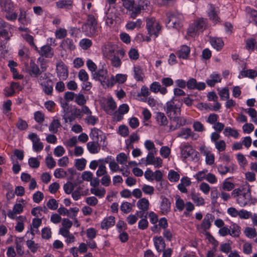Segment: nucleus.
<instances>
[{
  "label": "nucleus",
  "instance_id": "42",
  "mask_svg": "<svg viewBox=\"0 0 257 257\" xmlns=\"http://www.w3.org/2000/svg\"><path fill=\"white\" fill-rule=\"evenodd\" d=\"M90 192L99 198H102L105 194V189L104 188H92L90 189Z\"/></svg>",
  "mask_w": 257,
  "mask_h": 257
},
{
  "label": "nucleus",
  "instance_id": "22",
  "mask_svg": "<svg viewBox=\"0 0 257 257\" xmlns=\"http://www.w3.org/2000/svg\"><path fill=\"white\" fill-rule=\"evenodd\" d=\"M100 146H102L101 143L93 141L87 144V148L91 154L98 153L100 150Z\"/></svg>",
  "mask_w": 257,
  "mask_h": 257
},
{
  "label": "nucleus",
  "instance_id": "54",
  "mask_svg": "<svg viewBox=\"0 0 257 257\" xmlns=\"http://www.w3.org/2000/svg\"><path fill=\"white\" fill-rule=\"evenodd\" d=\"M52 232L50 228L45 227L42 229V237L45 239H49L51 237Z\"/></svg>",
  "mask_w": 257,
  "mask_h": 257
},
{
  "label": "nucleus",
  "instance_id": "8",
  "mask_svg": "<svg viewBox=\"0 0 257 257\" xmlns=\"http://www.w3.org/2000/svg\"><path fill=\"white\" fill-rule=\"evenodd\" d=\"M181 154L184 159L190 158L192 161L199 160L198 153L190 145H185L181 148Z\"/></svg>",
  "mask_w": 257,
  "mask_h": 257
},
{
  "label": "nucleus",
  "instance_id": "18",
  "mask_svg": "<svg viewBox=\"0 0 257 257\" xmlns=\"http://www.w3.org/2000/svg\"><path fill=\"white\" fill-rule=\"evenodd\" d=\"M176 123V126L174 127L172 125L170 126V130L173 131L176 129L183 126L186 124V119L183 117H181L180 115H176L174 117L170 118Z\"/></svg>",
  "mask_w": 257,
  "mask_h": 257
},
{
  "label": "nucleus",
  "instance_id": "49",
  "mask_svg": "<svg viewBox=\"0 0 257 257\" xmlns=\"http://www.w3.org/2000/svg\"><path fill=\"white\" fill-rule=\"evenodd\" d=\"M86 164V160L84 159H80L76 160L75 167L79 170L82 171L84 169Z\"/></svg>",
  "mask_w": 257,
  "mask_h": 257
},
{
  "label": "nucleus",
  "instance_id": "59",
  "mask_svg": "<svg viewBox=\"0 0 257 257\" xmlns=\"http://www.w3.org/2000/svg\"><path fill=\"white\" fill-rule=\"evenodd\" d=\"M144 145L145 148L150 152L154 151L155 153L157 152V150L155 147V145L154 143L151 140L146 141Z\"/></svg>",
  "mask_w": 257,
  "mask_h": 257
},
{
  "label": "nucleus",
  "instance_id": "62",
  "mask_svg": "<svg viewBox=\"0 0 257 257\" xmlns=\"http://www.w3.org/2000/svg\"><path fill=\"white\" fill-rule=\"evenodd\" d=\"M242 251L244 254H249L252 252V245L250 243L245 242L242 246Z\"/></svg>",
  "mask_w": 257,
  "mask_h": 257
},
{
  "label": "nucleus",
  "instance_id": "46",
  "mask_svg": "<svg viewBox=\"0 0 257 257\" xmlns=\"http://www.w3.org/2000/svg\"><path fill=\"white\" fill-rule=\"evenodd\" d=\"M92 44V41L88 39H83L79 42V45L83 50H87L90 48Z\"/></svg>",
  "mask_w": 257,
  "mask_h": 257
},
{
  "label": "nucleus",
  "instance_id": "57",
  "mask_svg": "<svg viewBox=\"0 0 257 257\" xmlns=\"http://www.w3.org/2000/svg\"><path fill=\"white\" fill-rule=\"evenodd\" d=\"M47 207L51 210H56L58 207L57 201L54 198H51L47 203Z\"/></svg>",
  "mask_w": 257,
  "mask_h": 257
},
{
  "label": "nucleus",
  "instance_id": "52",
  "mask_svg": "<svg viewBox=\"0 0 257 257\" xmlns=\"http://www.w3.org/2000/svg\"><path fill=\"white\" fill-rule=\"evenodd\" d=\"M245 235L250 238H253L257 235V233L254 228L251 227H246L244 230Z\"/></svg>",
  "mask_w": 257,
  "mask_h": 257
},
{
  "label": "nucleus",
  "instance_id": "43",
  "mask_svg": "<svg viewBox=\"0 0 257 257\" xmlns=\"http://www.w3.org/2000/svg\"><path fill=\"white\" fill-rule=\"evenodd\" d=\"M18 221L16 226H15V229L18 232H22L24 228V224L23 222L26 219L25 216H20L16 218Z\"/></svg>",
  "mask_w": 257,
  "mask_h": 257
},
{
  "label": "nucleus",
  "instance_id": "56",
  "mask_svg": "<svg viewBox=\"0 0 257 257\" xmlns=\"http://www.w3.org/2000/svg\"><path fill=\"white\" fill-rule=\"evenodd\" d=\"M78 76L79 79L83 82H86L89 78L87 72L84 69H81L79 71Z\"/></svg>",
  "mask_w": 257,
  "mask_h": 257
},
{
  "label": "nucleus",
  "instance_id": "39",
  "mask_svg": "<svg viewBox=\"0 0 257 257\" xmlns=\"http://www.w3.org/2000/svg\"><path fill=\"white\" fill-rule=\"evenodd\" d=\"M223 134L226 137H232L235 139L237 138L239 136L237 131L230 127H226L224 129Z\"/></svg>",
  "mask_w": 257,
  "mask_h": 257
},
{
  "label": "nucleus",
  "instance_id": "20",
  "mask_svg": "<svg viewBox=\"0 0 257 257\" xmlns=\"http://www.w3.org/2000/svg\"><path fill=\"white\" fill-rule=\"evenodd\" d=\"M0 7L3 11L12 12L14 9V4L11 0H0Z\"/></svg>",
  "mask_w": 257,
  "mask_h": 257
},
{
  "label": "nucleus",
  "instance_id": "60",
  "mask_svg": "<svg viewBox=\"0 0 257 257\" xmlns=\"http://www.w3.org/2000/svg\"><path fill=\"white\" fill-rule=\"evenodd\" d=\"M219 95L221 99L223 100L229 99V92L228 89L226 88H223L219 91Z\"/></svg>",
  "mask_w": 257,
  "mask_h": 257
},
{
  "label": "nucleus",
  "instance_id": "47",
  "mask_svg": "<svg viewBox=\"0 0 257 257\" xmlns=\"http://www.w3.org/2000/svg\"><path fill=\"white\" fill-rule=\"evenodd\" d=\"M75 98V102L79 105H83L86 102V99L82 93L76 94Z\"/></svg>",
  "mask_w": 257,
  "mask_h": 257
},
{
  "label": "nucleus",
  "instance_id": "5",
  "mask_svg": "<svg viewBox=\"0 0 257 257\" xmlns=\"http://www.w3.org/2000/svg\"><path fill=\"white\" fill-rule=\"evenodd\" d=\"M97 21L92 15H89L87 17V22L82 27L85 35L88 37L95 36L97 32Z\"/></svg>",
  "mask_w": 257,
  "mask_h": 257
},
{
  "label": "nucleus",
  "instance_id": "40",
  "mask_svg": "<svg viewBox=\"0 0 257 257\" xmlns=\"http://www.w3.org/2000/svg\"><path fill=\"white\" fill-rule=\"evenodd\" d=\"M191 198L197 206H202L205 204L204 199L199 194L192 193L191 195Z\"/></svg>",
  "mask_w": 257,
  "mask_h": 257
},
{
  "label": "nucleus",
  "instance_id": "9",
  "mask_svg": "<svg viewBox=\"0 0 257 257\" xmlns=\"http://www.w3.org/2000/svg\"><path fill=\"white\" fill-rule=\"evenodd\" d=\"M154 18H148L146 20L148 32L150 35H154L157 37L161 27L159 23H156Z\"/></svg>",
  "mask_w": 257,
  "mask_h": 257
},
{
  "label": "nucleus",
  "instance_id": "33",
  "mask_svg": "<svg viewBox=\"0 0 257 257\" xmlns=\"http://www.w3.org/2000/svg\"><path fill=\"white\" fill-rule=\"evenodd\" d=\"M116 108V104L112 98L108 99L106 106H104L105 111L109 114H112Z\"/></svg>",
  "mask_w": 257,
  "mask_h": 257
},
{
  "label": "nucleus",
  "instance_id": "17",
  "mask_svg": "<svg viewBox=\"0 0 257 257\" xmlns=\"http://www.w3.org/2000/svg\"><path fill=\"white\" fill-rule=\"evenodd\" d=\"M29 73L32 77L38 78L42 75L41 71L38 66L32 60L30 63Z\"/></svg>",
  "mask_w": 257,
  "mask_h": 257
},
{
  "label": "nucleus",
  "instance_id": "19",
  "mask_svg": "<svg viewBox=\"0 0 257 257\" xmlns=\"http://www.w3.org/2000/svg\"><path fill=\"white\" fill-rule=\"evenodd\" d=\"M214 218V216L213 215L210 213H207L203 219L201 224V228L204 231H206V230L209 229L211 225V221L213 220Z\"/></svg>",
  "mask_w": 257,
  "mask_h": 257
},
{
  "label": "nucleus",
  "instance_id": "4",
  "mask_svg": "<svg viewBox=\"0 0 257 257\" xmlns=\"http://www.w3.org/2000/svg\"><path fill=\"white\" fill-rule=\"evenodd\" d=\"M174 98L168 101L165 106V110L168 117L171 118L176 115H180L181 111L182 103L178 101Z\"/></svg>",
  "mask_w": 257,
  "mask_h": 257
},
{
  "label": "nucleus",
  "instance_id": "50",
  "mask_svg": "<svg viewBox=\"0 0 257 257\" xmlns=\"http://www.w3.org/2000/svg\"><path fill=\"white\" fill-rule=\"evenodd\" d=\"M256 41L254 39L250 38L246 40V49L249 51H252L254 49V46L256 44Z\"/></svg>",
  "mask_w": 257,
  "mask_h": 257
},
{
  "label": "nucleus",
  "instance_id": "6",
  "mask_svg": "<svg viewBox=\"0 0 257 257\" xmlns=\"http://www.w3.org/2000/svg\"><path fill=\"white\" fill-rule=\"evenodd\" d=\"M166 25L168 28L179 29L182 26L183 16L181 14L169 12L166 14Z\"/></svg>",
  "mask_w": 257,
  "mask_h": 257
},
{
  "label": "nucleus",
  "instance_id": "32",
  "mask_svg": "<svg viewBox=\"0 0 257 257\" xmlns=\"http://www.w3.org/2000/svg\"><path fill=\"white\" fill-rule=\"evenodd\" d=\"M257 76V71L253 69H248L247 70H243L238 76V78L248 77L250 78H254Z\"/></svg>",
  "mask_w": 257,
  "mask_h": 257
},
{
  "label": "nucleus",
  "instance_id": "12",
  "mask_svg": "<svg viewBox=\"0 0 257 257\" xmlns=\"http://www.w3.org/2000/svg\"><path fill=\"white\" fill-rule=\"evenodd\" d=\"M149 202L146 198H142L138 201L137 206L141 210L138 211L137 214L140 218L144 216L145 213L149 209Z\"/></svg>",
  "mask_w": 257,
  "mask_h": 257
},
{
  "label": "nucleus",
  "instance_id": "27",
  "mask_svg": "<svg viewBox=\"0 0 257 257\" xmlns=\"http://www.w3.org/2000/svg\"><path fill=\"white\" fill-rule=\"evenodd\" d=\"M160 208L163 214H166L171 210V203L166 197H163L162 199Z\"/></svg>",
  "mask_w": 257,
  "mask_h": 257
},
{
  "label": "nucleus",
  "instance_id": "35",
  "mask_svg": "<svg viewBox=\"0 0 257 257\" xmlns=\"http://www.w3.org/2000/svg\"><path fill=\"white\" fill-rule=\"evenodd\" d=\"M61 47L65 49L69 50H73L75 49V45L73 40L67 38L63 41L61 44Z\"/></svg>",
  "mask_w": 257,
  "mask_h": 257
},
{
  "label": "nucleus",
  "instance_id": "28",
  "mask_svg": "<svg viewBox=\"0 0 257 257\" xmlns=\"http://www.w3.org/2000/svg\"><path fill=\"white\" fill-rule=\"evenodd\" d=\"M209 78L206 80V82L208 86L211 87L214 86L216 83L220 82L221 80L219 75L215 72L212 73Z\"/></svg>",
  "mask_w": 257,
  "mask_h": 257
},
{
  "label": "nucleus",
  "instance_id": "29",
  "mask_svg": "<svg viewBox=\"0 0 257 257\" xmlns=\"http://www.w3.org/2000/svg\"><path fill=\"white\" fill-rule=\"evenodd\" d=\"M10 26L3 20H0V28L3 29L0 31V37L4 38L7 41H8L10 37L9 36L8 31L5 29L9 27Z\"/></svg>",
  "mask_w": 257,
  "mask_h": 257
},
{
  "label": "nucleus",
  "instance_id": "30",
  "mask_svg": "<svg viewBox=\"0 0 257 257\" xmlns=\"http://www.w3.org/2000/svg\"><path fill=\"white\" fill-rule=\"evenodd\" d=\"M208 17L214 23L219 22V18L217 16L216 9L212 5H209V9L208 13Z\"/></svg>",
  "mask_w": 257,
  "mask_h": 257
},
{
  "label": "nucleus",
  "instance_id": "55",
  "mask_svg": "<svg viewBox=\"0 0 257 257\" xmlns=\"http://www.w3.org/2000/svg\"><path fill=\"white\" fill-rule=\"evenodd\" d=\"M26 244L28 247L34 253L37 251L39 247L38 244L35 243L34 241L32 240H27Z\"/></svg>",
  "mask_w": 257,
  "mask_h": 257
},
{
  "label": "nucleus",
  "instance_id": "48",
  "mask_svg": "<svg viewBox=\"0 0 257 257\" xmlns=\"http://www.w3.org/2000/svg\"><path fill=\"white\" fill-rule=\"evenodd\" d=\"M191 129L189 128H183L180 132L178 134V137H181L184 139H188L190 136Z\"/></svg>",
  "mask_w": 257,
  "mask_h": 257
},
{
  "label": "nucleus",
  "instance_id": "51",
  "mask_svg": "<svg viewBox=\"0 0 257 257\" xmlns=\"http://www.w3.org/2000/svg\"><path fill=\"white\" fill-rule=\"evenodd\" d=\"M215 148L219 152H223L226 149V143L223 140H219L214 143Z\"/></svg>",
  "mask_w": 257,
  "mask_h": 257
},
{
  "label": "nucleus",
  "instance_id": "7",
  "mask_svg": "<svg viewBox=\"0 0 257 257\" xmlns=\"http://www.w3.org/2000/svg\"><path fill=\"white\" fill-rule=\"evenodd\" d=\"M207 20L203 18L196 20L194 25L191 26L188 29V33L193 36L196 35L197 32L203 31L206 28Z\"/></svg>",
  "mask_w": 257,
  "mask_h": 257
},
{
  "label": "nucleus",
  "instance_id": "36",
  "mask_svg": "<svg viewBox=\"0 0 257 257\" xmlns=\"http://www.w3.org/2000/svg\"><path fill=\"white\" fill-rule=\"evenodd\" d=\"M61 126L62 125L59 119H53L49 125V130L52 133L56 134L58 132V128Z\"/></svg>",
  "mask_w": 257,
  "mask_h": 257
},
{
  "label": "nucleus",
  "instance_id": "1",
  "mask_svg": "<svg viewBox=\"0 0 257 257\" xmlns=\"http://www.w3.org/2000/svg\"><path fill=\"white\" fill-rule=\"evenodd\" d=\"M231 195L234 198L237 197L236 201L240 206H245L251 199L249 186L246 184L234 189Z\"/></svg>",
  "mask_w": 257,
  "mask_h": 257
},
{
  "label": "nucleus",
  "instance_id": "34",
  "mask_svg": "<svg viewBox=\"0 0 257 257\" xmlns=\"http://www.w3.org/2000/svg\"><path fill=\"white\" fill-rule=\"evenodd\" d=\"M210 43L212 47L217 51L220 50L224 45V43L222 39L216 37L210 38Z\"/></svg>",
  "mask_w": 257,
  "mask_h": 257
},
{
  "label": "nucleus",
  "instance_id": "26",
  "mask_svg": "<svg viewBox=\"0 0 257 257\" xmlns=\"http://www.w3.org/2000/svg\"><path fill=\"white\" fill-rule=\"evenodd\" d=\"M56 4L58 8L66 10L71 9L73 7V2L71 0H60L57 2Z\"/></svg>",
  "mask_w": 257,
  "mask_h": 257
},
{
  "label": "nucleus",
  "instance_id": "25",
  "mask_svg": "<svg viewBox=\"0 0 257 257\" xmlns=\"http://www.w3.org/2000/svg\"><path fill=\"white\" fill-rule=\"evenodd\" d=\"M190 52V48L186 45H183L177 52L176 54L179 58L186 59L188 58Z\"/></svg>",
  "mask_w": 257,
  "mask_h": 257
},
{
  "label": "nucleus",
  "instance_id": "44",
  "mask_svg": "<svg viewBox=\"0 0 257 257\" xmlns=\"http://www.w3.org/2000/svg\"><path fill=\"white\" fill-rule=\"evenodd\" d=\"M134 77L137 81L143 80V71L141 68L139 66H135L134 67Z\"/></svg>",
  "mask_w": 257,
  "mask_h": 257
},
{
  "label": "nucleus",
  "instance_id": "63",
  "mask_svg": "<svg viewBox=\"0 0 257 257\" xmlns=\"http://www.w3.org/2000/svg\"><path fill=\"white\" fill-rule=\"evenodd\" d=\"M149 225V223L147 220V216L144 218L141 219L138 222V227L141 230L146 229Z\"/></svg>",
  "mask_w": 257,
  "mask_h": 257
},
{
  "label": "nucleus",
  "instance_id": "61",
  "mask_svg": "<svg viewBox=\"0 0 257 257\" xmlns=\"http://www.w3.org/2000/svg\"><path fill=\"white\" fill-rule=\"evenodd\" d=\"M54 175L57 178H64L66 176L67 173L63 169L58 168L55 170Z\"/></svg>",
  "mask_w": 257,
  "mask_h": 257
},
{
  "label": "nucleus",
  "instance_id": "15",
  "mask_svg": "<svg viewBox=\"0 0 257 257\" xmlns=\"http://www.w3.org/2000/svg\"><path fill=\"white\" fill-rule=\"evenodd\" d=\"M187 87L189 89H197L203 90L206 87V84L204 82H197L194 78H190L187 82Z\"/></svg>",
  "mask_w": 257,
  "mask_h": 257
},
{
  "label": "nucleus",
  "instance_id": "13",
  "mask_svg": "<svg viewBox=\"0 0 257 257\" xmlns=\"http://www.w3.org/2000/svg\"><path fill=\"white\" fill-rule=\"evenodd\" d=\"M92 76L93 79L99 81L101 83H105L107 77V71L102 66V68L93 73Z\"/></svg>",
  "mask_w": 257,
  "mask_h": 257
},
{
  "label": "nucleus",
  "instance_id": "24",
  "mask_svg": "<svg viewBox=\"0 0 257 257\" xmlns=\"http://www.w3.org/2000/svg\"><path fill=\"white\" fill-rule=\"evenodd\" d=\"M39 54L46 58H51L53 55L52 48L48 45H45L41 48L40 50H37Z\"/></svg>",
  "mask_w": 257,
  "mask_h": 257
},
{
  "label": "nucleus",
  "instance_id": "45",
  "mask_svg": "<svg viewBox=\"0 0 257 257\" xmlns=\"http://www.w3.org/2000/svg\"><path fill=\"white\" fill-rule=\"evenodd\" d=\"M168 177L170 181L176 182L179 180L180 175L175 171L171 170L169 172Z\"/></svg>",
  "mask_w": 257,
  "mask_h": 257
},
{
  "label": "nucleus",
  "instance_id": "10",
  "mask_svg": "<svg viewBox=\"0 0 257 257\" xmlns=\"http://www.w3.org/2000/svg\"><path fill=\"white\" fill-rule=\"evenodd\" d=\"M89 136L90 138L93 141L101 143L103 147L106 146V143L105 141V136L103 135V132L100 130L95 127L92 128Z\"/></svg>",
  "mask_w": 257,
  "mask_h": 257
},
{
  "label": "nucleus",
  "instance_id": "3",
  "mask_svg": "<svg viewBox=\"0 0 257 257\" xmlns=\"http://www.w3.org/2000/svg\"><path fill=\"white\" fill-rule=\"evenodd\" d=\"M49 73L42 74L38 78V82L41 86L42 90L47 95H52L54 83L49 76Z\"/></svg>",
  "mask_w": 257,
  "mask_h": 257
},
{
  "label": "nucleus",
  "instance_id": "2",
  "mask_svg": "<svg viewBox=\"0 0 257 257\" xmlns=\"http://www.w3.org/2000/svg\"><path fill=\"white\" fill-rule=\"evenodd\" d=\"M121 1L124 7L131 12L130 15L132 19H135L142 10H145L147 8L149 4L147 0H140L136 4L134 0Z\"/></svg>",
  "mask_w": 257,
  "mask_h": 257
},
{
  "label": "nucleus",
  "instance_id": "41",
  "mask_svg": "<svg viewBox=\"0 0 257 257\" xmlns=\"http://www.w3.org/2000/svg\"><path fill=\"white\" fill-rule=\"evenodd\" d=\"M240 227L236 224H233L230 226L229 234L233 237L239 236L240 232Z\"/></svg>",
  "mask_w": 257,
  "mask_h": 257
},
{
  "label": "nucleus",
  "instance_id": "38",
  "mask_svg": "<svg viewBox=\"0 0 257 257\" xmlns=\"http://www.w3.org/2000/svg\"><path fill=\"white\" fill-rule=\"evenodd\" d=\"M156 119L160 125H166L168 123V120L165 114L161 112H157L156 114Z\"/></svg>",
  "mask_w": 257,
  "mask_h": 257
},
{
  "label": "nucleus",
  "instance_id": "58",
  "mask_svg": "<svg viewBox=\"0 0 257 257\" xmlns=\"http://www.w3.org/2000/svg\"><path fill=\"white\" fill-rule=\"evenodd\" d=\"M237 160L238 162L239 165L244 167L247 163V161L245 157L241 153H238L236 155Z\"/></svg>",
  "mask_w": 257,
  "mask_h": 257
},
{
  "label": "nucleus",
  "instance_id": "11",
  "mask_svg": "<svg viewBox=\"0 0 257 257\" xmlns=\"http://www.w3.org/2000/svg\"><path fill=\"white\" fill-rule=\"evenodd\" d=\"M156 153L154 151L149 152L146 159H142V161L146 162V165H154L155 168L161 167L162 165V160L159 157L155 158V154Z\"/></svg>",
  "mask_w": 257,
  "mask_h": 257
},
{
  "label": "nucleus",
  "instance_id": "16",
  "mask_svg": "<svg viewBox=\"0 0 257 257\" xmlns=\"http://www.w3.org/2000/svg\"><path fill=\"white\" fill-rule=\"evenodd\" d=\"M24 206L21 203H16L13 206V210H9L8 212V216L11 219L17 218L16 215L23 212Z\"/></svg>",
  "mask_w": 257,
  "mask_h": 257
},
{
  "label": "nucleus",
  "instance_id": "37",
  "mask_svg": "<svg viewBox=\"0 0 257 257\" xmlns=\"http://www.w3.org/2000/svg\"><path fill=\"white\" fill-rule=\"evenodd\" d=\"M20 14L18 19L19 22L23 25H27L31 23V20L27 17L26 12L22 9H20Z\"/></svg>",
  "mask_w": 257,
  "mask_h": 257
},
{
  "label": "nucleus",
  "instance_id": "53",
  "mask_svg": "<svg viewBox=\"0 0 257 257\" xmlns=\"http://www.w3.org/2000/svg\"><path fill=\"white\" fill-rule=\"evenodd\" d=\"M23 38L35 50H38V48L34 42V38L32 36L29 34H25Z\"/></svg>",
  "mask_w": 257,
  "mask_h": 257
},
{
  "label": "nucleus",
  "instance_id": "31",
  "mask_svg": "<svg viewBox=\"0 0 257 257\" xmlns=\"http://www.w3.org/2000/svg\"><path fill=\"white\" fill-rule=\"evenodd\" d=\"M246 18L249 22H253L257 26V11L250 8L246 9Z\"/></svg>",
  "mask_w": 257,
  "mask_h": 257
},
{
  "label": "nucleus",
  "instance_id": "23",
  "mask_svg": "<svg viewBox=\"0 0 257 257\" xmlns=\"http://www.w3.org/2000/svg\"><path fill=\"white\" fill-rule=\"evenodd\" d=\"M115 224V217L110 216L103 219L101 223V228L102 229H107L113 226Z\"/></svg>",
  "mask_w": 257,
  "mask_h": 257
},
{
  "label": "nucleus",
  "instance_id": "21",
  "mask_svg": "<svg viewBox=\"0 0 257 257\" xmlns=\"http://www.w3.org/2000/svg\"><path fill=\"white\" fill-rule=\"evenodd\" d=\"M155 246L157 250L160 252L164 250L166 247V243L162 236H156L154 238Z\"/></svg>",
  "mask_w": 257,
  "mask_h": 257
},
{
  "label": "nucleus",
  "instance_id": "14",
  "mask_svg": "<svg viewBox=\"0 0 257 257\" xmlns=\"http://www.w3.org/2000/svg\"><path fill=\"white\" fill-rule=\"evenodd\" d=\"M56 72L57 76L60 80L66 79L68 75L67 68L62 62L57 64Z\"/></svg>",
  "mask_w": 257,
  "mask_h": 257
},
{
  "label": "nucleus",
  "instance_id": "64",
  "mask_svg": "<svg viewBox=\"0 0 257 257\" xmlns=\"http://www.w3.org/2000/svg\"><path fill=\"white\" fill-rule=\"evenodd\" d=\"M111 64L114 67H119L121 64L120 58L115 55H114L111 59Z\"/></svg>",
  "mask_w": 257,
  "mask_h": 257
}]
</instances>
